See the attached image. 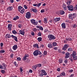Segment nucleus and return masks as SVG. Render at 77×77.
<instances>
[{"mask_svg":"<svg viewBox=\"0 0 77 77\" xmlns=\"http://www.w3.org/2000/svg\"><path fill=\"white\" fill-rule=\"evenodd\" d=\"M41 3H38L37 5V6L38 7H39V6H41Z\"/></svg>","mask_w":77,"mask_h":77,"instance_id":"8fccbe9b","label":"nucleus"},{"mask_svg":"<svg viewBox=\"0 0 77 77\" xmlns=\"http://www.w3.org/2000/svg\"><path fill=\"white\" fill-rule=\"evenodd\" d=\"M33 31L34 32H36V31H37V29L36 28H34L33 29Z\"/></svg>","mask_w":77,"mask_h":77,"instance_id":"79ce46f5","label":"nucleus"},{"mask_svg":"<svg viewBox=\"0 0 77 77\" xmlns=\"http://www.w3.org/2000/svg\"><path fill=\"white\" fill-rule=\"evenodd\" d=\"M45 12V10L44 9L42 10L41 11V13H43V12Z\"/></svg>","mask_w":77,"mask_h":77,"instance_id":"49530a36","label":"nucleus"},{"mask_svg":"<svg viewBox=\"0 0 77 77\" xmlns=\"http://www.w3.org/2000/svg\"><path fill=\"white\" fill-rule=\"evenodd\" d=\"M42 35V34H41V32H39L38 33V36H41Z\"/></svg>","mask_w":77,"mask_h":77,"instance_id":"72a5a7b5","label":"nucleus"},{"mask_svg":"<svg viewBox=\"0 0 77 77\" xmlns=\"http://www.w3.org/2000/svg\"><path fill=\"white\" fill-rule=\"evenodd\" d=\"M42 73H44L45 72V70H42Z\"/></svg>","mask_w":77,"mask_h":77,"instance_id":"4d7b16f0","label":"nucleus"},{"mask_svg":"<svg viewBox=\"0 0 77 77\" xmlns=\"http://www.w3.org/2000/svg\"><path fill=\"white\" fill-rule=\"evenodd\" d=\"M68 51L69 52H71V51H72V48H70L68 49Z\"/></svg>","mask_w":77,"mask_h":77,"instance_id":"c756f323","label":"nucleus"},{"mask_svg":"<svg viewBox=\"0 0 77 77\" xmlns=\"http://www.w3.org/2000/svg\"><path fill=\"white\" fill-rule=\"evenodd\" d=\"M5 38L6 39L11 38V35L9 34H7L5 35Z\"/></svg>","mask_w":77,"mask_h":77,"instance_id":"6e6552de","label":"nucleus"},{"mask_svg":"<svg viewBox=\"0 0 77 77\" xmlns=\"http://www.w3.org/2000/svg\"><path fill=\"white\" fill-rule=\"evenodd\" d=\"M12 24H8V29L9 30H11L12 29Z\"/></svg>","mask_w":77,"mask_h":77,"instance_id":"9b49d317","label":"nucleus"},{"mask_svg":"<svg viewBox=\"0 0 77 77\" xmlns=\"http://www.w3.org/2000/svg\"><path fill=\"white\" fill-rule=\"evenodd\" d=\"M40 30H42L43 29V28H42V27L40 26L39 28Z\"/></svg>","mask_w":77,"mask_h":77,"instance_id":"09e8293b","label":"nucleus"},{"mask_svg":"<svg viewBox=\"0 0 77 77\" xmlns=\"http://www.w3.org/2000/svg\"><path fill=\"white\" fill-rule=\"evenodd\" d=\"M70 60L71 61V62H73L74 61V60L72 59V57H71L69 58Z\"/></svg>","mask_w":77,"mask_h":77,"instance_id":"58836bf2","label":"nucleus"},{"mask_svg":"<svg viewBox=\"0 0 77 77\" xmlns=\"http://www.w3.org/2000/svg\"><path fill=\"white\" fill-rule=\"evenodd\" d=\"M31 17V13L30 12H28L26 13V17L27 19H29Z\"/></svg>","mask_w":77,"mask_h":77,"instance_id":"7ed1b4c3","label":"nucleus"},{"mask_svg":"<svg viewBox=\"0 0 77 77\" xmlns=\"http://www.w3.org/2000/svg\"><path fill=\"white\" fill-rule=\"evenodd\" d=\"M23 8L21 7V6H19L18 7V11H20L21 9H22Z\"/></svg>","mask_w":77,"mask_h":77,"instance_id":"4be33fe9","label":"nucleus"},{"mask_svg":"<svg viewBox=\"0 0 77 77\" xmlns=\"http://www.w3.org/2000/svg\"><path fill=\"white\" fill-rule=\"evenodd\" d=\"M12 32L13 34H16V33H17V31H15V30H13L12 31Z\"/></svg>","mask_w":77,"mask_h":77,"instance_id":"2f4dec72","label":"nucleus"},{"mask_svg":"<svg viewBox=\"0 0 77 77\" xmlns=\"http://www.w3.org/2000/svg\"><path fill=\"white\" fill-rule=\"evenodd\" d=\"M64 62L65 63H67V62H68V60L66 59L65 61H64Z\"/></svg>","mask_w":77,"mask_h":77,"instance_id":"69168bd1","label":"nucleus"},{"mask_svg":"<svg viewBox=\"0 0 77 77\" xmlns=\"http://www.w3.org/2000/svg\"><path fill=\"white\" fill-rule=\"evenodd\" d=\"M27 60V58H26V57H23V60H25L26 61V60Z\"/></svg>","mask_w":77,"mask_h":77,"instance_id":"4c0bfd02","label":"nucleus"},{"mask_svg":"<svg viewBox=\"0 0 77 77\" xmlns=\"http://www.w3.org/2000/svg\"><path fill=\"white\" fill-rule=\"evenodd\" d=\"M0 69H3V66L2 65L0 64Z\"/></svg>","mask_w":77,"mask_h":77,"instance_id":"0e129e2a","label":"nucleus"},{"mask_svg":"<svg viewBox=\"0 0 77 77\" xmlns=\"http://www.w3.org/2000/svg\"><path fill=\"white\" fill-rule=\"evenodd\" d=\"M69 56H70V53H69L68 52L67 53H66L65 59H67L68 58V57H69Z\"/></svg>","mask_w":77,"mask_h":77,"instance_id":"1a4fd4ad","label":"nucleus"},{"mask_svg":"<svg viewBox=\"0 0 77 77\" xmlns=\"http://www.w3.org/2000/svg\"><path fill=\"white\" fill-rule=\"evenodd\" d=\"M19 32L20 34L22 35H24V31H22L21 30H20Z\"/></svg>","mask_w":77,"mask_h":77,"instance_id":"393cba45","label":"nucleus"},{"mask_svg":"<svg viewBox=\"0 0 77 77\" xmlns=\"http://www.w3.org/2000/svg\"><path fill=\"white\" fill-rule=\"evenodd\" d=\"M38 50H37L35 51L33 53L34 56H38Z\"/></svg>","mask_w":77,"mask_h":77,"instance_id":"0eeeda50","label":"nucleus"},{"mask_svg":"<svg viewBox=\"0 0 77 77\" xmlns=\"http://www.w3.org/2000/svg\"><path fill=\"white\" fill-rule=\"evenodd\" d=\"M69 18L71 19L72 20H73V16L72 14H70L69 15Z\"/></svg>","mask_w":77,"mask_h":77,"instance_id":"4468645a","label":"nucleus"},{"mask_svg":"<svg viewBox=\"0 0 77 77\" xmlns=\"http://www.w3.org/2000/svg\"><path fill=\"white\" fill-rule=\"evenodd\" d=\"M2 65L3 66L5 67V68H6V64H5V63H3Z\"/></svg>","mask_w":77,"mask_h":77,"instance_id":"f704fd0d","label":"nucleus"},{"mask_svg":"<svg viewBox=\"0 0 77 77\" xmlns=\"http://www.w3.org/2000/svg\"><path fill=\"white\" fill-rule=\"evenodd\" d=\"M60 15H63L65 14V11L63 10L60 11Z\"/></svg>","mask_w":77,"mask_h":77,"instance_id":"aec40b11","label":"nucleus"},{"mask_svg":"<svg viewBox=\"0 0 77 77\" xmlns=\"http://www.w3.org/2000/svg\"><path fill=\"white\" fill-rule=\"evenodd\" d=\"M63 75V76H65V72H63L61 73L60 74V76H62Z\"/></svg>","mask_w":77,"mask_h":77,"instance_id":"b1692460","label":"nucleus"},{"mask_svg":"<svg viewBox=\"0 0 77 77\" xmlns=\"http://www.w3.org/2000/svg\"><path fill=\"white\" fill-rule=\"evenodd\" d=\"M31 34L32 36H34L35 35V33L33 31L31 32Z\"/></svg>","mask_w":77,"mask_h":77,"instance_id":"603ef678","label":"nucleus"},{"mask_svg":"<svg viewBox=\"0 0 77 77\" xmlns=\"http://www.w3.org/2000/svg\"><path fill=\"white\" fill-rule=\"evenodd\" d=\"M13 9V7L12 6L9 7L7 8V10L8 11H12Z\"/></svg>","mask_w":77,"mask_h":77,"instance_id":"ddd939ff","label":"nucleus"},{"mask_svg":"<svg viewBox=\"0 0 77 77\" xmlns=\"http://www.w3.org/2000/svg\"><path fill=\"white\" fill-rule=\"evenodd\" d=\"M42 54L41 52L39 51V50H38V54Z\"/></svg>","mask_w":77,"mask_h":77,"instance_id":"bf43d9fd","label":"nucleus"},{"mask_svg":"<svg viewBox=\"0 0 77 77\" xmlns=\"http://www.w3.org/2000/svg\"><path fill=\"white\" fill-rule=\"evenodd\" d=\"M72 15H73V18L74 19V18H76V17H77V14L75 13H74L73 14H72Z\"/></svg>","mask_w":77,"mask_h":77,"instance_id":"5701e85b","label":"nucleus"},{"mask_svg":"<svg viewBox=\"0 0 77 77\" xmlns=\"http://www.w3.org/2000/svg\"><path fill=\"white\" fill-rule=\"evenodd\" d=\"M44 55H46V54H47V51H44Z\"/></svg>","mask_w":77,"mask_h":77,"instance_id":"6e6d98bb","label":"nucleus"},{"mask_svg":"<svg viewBox=\"0 0 77 77\" xmlns=\"http://www.w3.org/2000/svg\"><path fill=\"white\" fill-rule=\"evenodd\" d=\"M37 40L38 42H41L42 41V38L39 37L37 38Z\"/></svg>","mask_w":77,"mask_h":77,"instance_id":"bb28decb","label":"nucleus"},{"mask_svg":"<svg viewBox=\"0 0 77 77\" xmlns=\"http://www.w3.org/2000/svg\"><path fill=\"white\" fill-rule=\"evenodd\" d=\"M0 53H5V51L4 50H2L0 51Z\"/></svg>","mask_w":77,"mask_h":77,"instance_id":"473e14b6","label":"nucleus"},{"mask_svg":"<svg viewBox=\"0 0 77 77\" xmlns=\"http://www.w3.org/2000/svg\"><path fill=\"white\" fill-rule=\"evenodd\" d=\"M41 64H38L37 65V66L38 67H38H41Z\"/></svg>","mask_w":77,"mask_h":77,"instance_id":"ea45409f","label":"nucleus"},{"mask_svg":"<svg viewBox=\"0 0 77 77\" xmlns=\"http://www.w3.org/2000/svg\"><path fill=\"white\" fill-rule=\"evenodd\" d=\"M48 38L50 41H51L53 39H56V37L53 35L51 34H49L48 36Z\"/></svg>","mask_w":77,"mask_h":77,"instance_id":"f257e3e1","label":"nucleus"},{"mask_svg":"<svg viewBox=\"0 0 77 77\" xmlns=\"http://www.w3.org/2000/svg\"><path fill=\"white\" fill-rule=\"evenodd\" d=\"M59 62L60 63H62V60H61V59L59 60Z\"/></svg>","mask_w":77,"mask_h":77,"instance_id":"c9c22d12","label":"nucleus"},{"mask_svg":"<svg viewBox=\"0 0 77 77\" xmlns=\"http://www.w3.org/2000/svg\"><path fill=\"white\" fill-rule=\"evenodd\" d=\"M13 56H14V54H11L10 55V57L11 58H13Z\"/></svg>","mask_w":77,"mask_h":77,"instance_id":"c03bdc74","label":"nucleus"},{"mask_svg":"<svg viewBox=\"0 0 77 77\" xmlns=\"http://www.w3.org/2000/svg\"><path fill=\"white\" fill-rule=\"evenodd\" d=\"M1 72L3 74L4 73H5V71H4V70H1Z\"/></svg>","mask_w":77,"mask_h":77,"instance_id":"37998d69","label":"nucleus"},{"mask_svg":"<svg viewBox=\"0 0 77 77\" xmlns=\"http://www.w3.org/2000/svg\"><path fill=\"white\" fill-rule=\"evenodd\" d=\"M10 2L12 3H14V0H10Z\"/></svg>","mask_w":77,"mask_h":77,"instance_id":"774afa93","label":"nucleus"},{"mask_svg":"<svg viewBox=\"0 0 77 77\" xmlns=\"http://www.w3.org/2000/svg\"><path fill=\"white\" fill-rule=\"evenodd\" d=\"M18 46H17V45H15L12 48L14 50H16Z\"/></svg>","mask_w":77,"mask_h":77,"instance_id":"f8f14e48","label":"nucleus"},{"mask_svg":"<svg viewBox=\"0 0 77 77\" xmlns=\"http://www.w3.org/2000/svg\"><path fill=\"white\" fill-rule=\"evenodd\" d=\"M32 66V67L33 68H34V69H36V67H37V66Z\"/></svg>","mask_w":77,"mask_h":77,"instance_id":"13d9d810","label":"nucleus"},{"mask_svg":"<svg viewBox=\"0 0 77 77\" xmlns=\"http://www.w3.org/2000/svg\"><path fill=\"white\" fill-rule=\"evenodd\" d=\"M69 46L68 44H65L63 46V50L64 51L66 50V49L67 48H68Z\"/></svg>","mask_w":77,"mask_h":77,"instance_id":"423d86ee","label":"nucleus"},{"mask_svg":"<svg viewBox=\"0 0 77 77\" xmlns=\"http://www.w3.org/2000/svg\"><path fill=\"white\" fill-rule=\"evenodd\" d=\"M73 70L72 69H71L69 70V72H73Z\"/></svg>","mask_w":77,"mask_h":77,"instance_id":"338daca9","label":"nucleus"},{"mask_svg":"<svg viewBox=\"0 0 77 77\" xmlns=\"http://www.w3.org/2000/svg\"><path fill=\"white\" fill-rule=\"evenodd\" d=\"M54 50H57V47H55L54 48Z\"/></svg>","mask_w":77,"mask_h":77,"instance_id":"052dcab7","label":"nucleus"},{"mask_svg":"<svg viewBox=\"0 0 77 77\" xmlns=\"http://www.w3.org/2000/svg\"><path fill=\"white\" fill-rule=\"evenodd\" d=\"M33 47H35V48L36 47V48H39L38 45V44L37 43L35 44L34 45Z\"/></svg>","mask_w":77,"mask_h":77,"instance_id":"a211bd4d","label":"nucleus"},{"mask_svg":"<svg viewBox=\"0 0 77 77\" xmlns=\"http://www.w3.org/2000/svg\"><path fill=\"white\" fill-rule=\"evenodd\" d=\"M31 11H33L34 12H37V10L35 9L32 8L31 9Z\"/></svg>","mask_w":77,"mask_h":77,"instance_id":"6ab92c4d","label":"nucleus"},{"mask_svg":"<svg viewBox=\"0 0 77 77\" xmlns=\"http://www.w3.org/2000/svg\"><path fill=\"white\" fill-rule=\"evenodd\" d=\"M31 22L34 25H38V22H36V20L34 19H32L31 20Z\"/></svg>","mask_w":77,"mask_h":77,"instance_id":"39448f33","label":"nucleus"},{"mask_svg":"<svg viewBox=\"0 0 77 77\" xmlns=\"http://www.w3.org/2000/svg\"><path fill=\"white\" fill-rule=\"evenodd\" d=\"M61 26L62 28L65 29V28H66V24L65 23H63L61 24Z\"/></svg>","mask_w":77,"mask_h":77,"instance_id":"2eb2a0df","label":"nucleus"},{"mask_svg":"<svg viewBox=\"0 0 77 77\" xmlns=\"http://www.w3.org/2000/svg\"><path fill=\"white\" fill-rule=\"evenodd\" d=\"M43 75H44V74H43L42 72V73L40 74V76H41V77H43Z\"/></svg>","mask_w":77,"mask_h":77,"instance_id":"5fc2aeb1","label":"nucleus"},{"mask_svg":"<svg viewBox=\"0 0 77 77\" xmlns=\"http://www.w3.org/2000/svg\"><path fill=\"white\" fill-rule=\"evenodd\" d=\"M11 36L14 38V40H15V41L16 42H18V39H17V37L13 35H12Z\"/></svg>","mask_w":77,"mask_h":77,"instance_id":"9d476101","label":"nucleus"},{"mask_svg":"<svg viewBox=\"0 0 77 77\" xmlns=\"http://www.w3.org/2000/svg\"><path fill=\"white\" fill-rule=\"evenodd\" d=\"M72 26L73 27H74V28H75L77 27V25H76L75 24H74L72 25Z\"/></svg>","mask_w":77,"mask_h":77,"instance_id":"a18cd8bd","label":"nucleus"},{"mask_svg":"<svg viewBox=\"0 0 77 77\" xmlns=\"http://www.w3.org/2000/svg\"><path fill=\"white\" fill-rule=\"evenodd\" d=\"M21 58L20 57H18L17 58V60H18V61H20V60H21Z\"/></svg>","mask_w":77,"mask_h":77,"instance_id":"e433bc0d","label":"nucleus"},{"mask_svg":"<svg viewBox=\"0 0 77 77\" xmlns=\"http://www.w3.org/2000/svg\"><path fill=\"white\" fill-rule=\"evenodd\" d=\"M18 27L19 28H21V27L22 26L21 25V24H19V25H18Z\"/></svg>","mask_w":77,"mask_h":77,"instance_id":"680f3d73","label":"nucleus"},{"mask_svg":"<svg viewBox=\"0 0 77 77\" xmlns=\"http://www.w3.org/2000/svg\"><path fill=\"white\" fill-rule=\"evenodd\" d=\"M57 21H60V18H57Z\"/></svg>","mask_w":77,"mask_h":77,"instance_id":"864d4df0","label":"nucleus"},{"mask_svg":"<svg viewBox=\"0 0 77 77\" xmlns=\"http://www.w3.org/2000/svg\"><path fill=\"white\" fill-rule=\"evenodd\" d=\"M24 57H29V54H25Z\"/></svg>","mask_w":77,"mask_h":77,"instance_id":"a19ab883","label":"nucleus"},{"mask_svg":"<svg viewBox=\"0 0 77 77\" xmlns=\"http://www.w3.org/2000/svg\"><path fill=\"white\" fill-rule=\"evenodd\" d=\"M19 12L21 13V14H24V12H25V9L23 8L22 9L19 11Z\"/></svg>","mask_w":77,"mask_h":77,"instance_id":"dca6fc26","label":"nucleus"},{"mask_svg":"<svg viewBox=\"0 0 77 77\" xmlns=\"http://www.w3.org/2000/svg\"><path fill=\"white\" fill-rule=\"evenodd\" d=\"M57 71H60V68H58L57 69Z\"/></svg>","mask_w":77,"mask_h":77,"instance_id":"e2e57ef3","label":"nucleus"},{"mask_svg":"<svg viewBox=\"0 0 77 77\" xmlns=\"http://www.w3.org/2000/svg\"><path fill=\"white\" fill-rule=\"evenodd\" d=\"M54 21L55 23H56V22H57V18H55L54 20Z\"/></svg>","mask_w":77,"mask_h":77,"instance_id":"3c124183","label":"nucleus"},{"mask_svg":"<svg viewBox=\"0 0 77 77\" xmlns=\"http://www.w3.org/2000/svg\"><path fill=\"white\" fill-rule=\"evenodd\" d=\"M71 2H72V1L71 0H70L69 1H68L67 2V4L68 5H70V4L71 3Z\"/></svg>","mask_w":77,"mask_h":77,"instance_id":"a878e982","label":"nucleus"},{"mask_svg":"<svg viewBox=\"0 0 77 77\" xmlns=\"http://www.w3.org/2000/svg\"><path fill=\"white\" fill-rule=\"evenodd\" d=\"M57 45V43L56 42H53V46H54V47H55V46H56Z\"/></svg>","mask_w":77,"mask_h":77,"instance_id":"c85d7f7f","label":"nucleus"},{"mask_svg":"<svg viewBox=\"0 0 77 77\" xmlns=\"http://www.w3.org/2000/svg\"><path fill=\"white\" fill-rule=\"evenodd\" d=\"M23 6L25 9H27V6H26V5H23Z\"/></svg>","mask_w":77,"mask_h":77,"instance_id":"de8ad7c7","label":"nucleus"},{"mask_svg":"<svg viewBox=\"0 0 77 77\" xmlns=\"http://www.w3.org/2000/svg\"><path fill=\"white\" fill-rule=\"evenodd\" d=\"M0 3L1 4H2V5H4V4L5 3V2H4V1L3 0H1L0 1Z\"/></svg>","mask_w":77,"mask_h":77,"instance_id":"cd10ccee","label":"nucleus"},{"mask_svg":"<svg viewBox=\"0 0 77 77\" xmlns=\"http://www.w3.org/2000/svg\"><path fill=\"white\" fill-rule=\"evenodd\" d=\"M67 8L68 9L69 11H74L73 6L70 5L67 6Z\"/></svg>","mask_w":77,"mask_h":77,"instance_id":"20e7f679","label":"nucleus"},{"mask_svg":"<svg viewBox=\"0 0 77 77\" xmlns=\"http://www.w3.org/2000/svg\"><path fill=\"white\" fill-rule=\"evenodd\" d=\"M48 47L49 48H53V45H52V44H51V43H50L48 44Z\"/></svg>","mask_w":77,"mask_h":77,"instance_id":"412c9836","label":"nucleus"},{"mask_svg":"<svg viewBox=\"0 0 77 77\" xmlns=\"http://www.w3.org/2000/svg\"><path fill=\"white\" fill-rule=\"evenodd\" d=\"M44 22L45 23H47V19L45 18V19L44 20Z\"/></svg>","mask_w":77,"mask_h":77,"instance_id":"7c9ffc66","label":"nucleus"},{"mask_svg":"<svg viewBox=\"0 0 77 77\" xmlns=\"http://www.w3.org/2000/svg\"><path fill=\"white\" fill-rule=\"evenodd\" d=\"M76 52L75 51H73L72 53V57H73V60H77V56H76Z\"/></svg>","mask_w":77,"mask_h":77,"instance_id":"f03ea898","label":"nucleus"},{"mask_svg":"<svg viewBox=\"0 0 77 77\" xmlns=\"http://www.w3.org/2000/svg\"><path fill=\"white\" fill-rule=\"evenodd\" d=\"M63 8L64 9V11H66L67 9H68L67 8H66V5H63Z\"/></svg>","mask_w":77,"mask_h":77,"instance_id":"f3484780","label":"nucleus"}]
</instances>
